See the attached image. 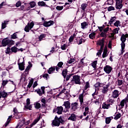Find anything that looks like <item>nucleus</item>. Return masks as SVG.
I'll return each instance as SVG.
<instances>
[{"label": "nucleus", "mask_w": 128, "mask_h": 128, "mask_svg": "<svg viewBox=\"0 0 128 128\" xmlns=\"http://www.w3.org/2000/svg\"><path fill=\"white\" fill-rule=\"evenodd\" d=\"M110 120H112V119H110V117L106 118V124H108L110 122Z\"/></svg>", "instance_id": "obj_44"}, {"label": "nucleus", "mask_w": 128, "mask_h": 128, "mask_svg": "<svg viewBox=\"0 0 128 128\" xmlns=\"http://www.w3.org/2000/svg\"><path fill=\"white\" fill-rule=\"evenodd\" d=\"M62 66H64V62H60L57 64V66L60 68H62Z\"/></svg>", "instance_id": "obj_45"}, {"label": "nucleus", "mask_w": 128, "mask_h": 128, "mask_svg": "<svg viewBox=\"0 0 128 128\" xmlns=\"http://www.w3.org/2000/svg\"><path fill=\"white\" fill-rule=\"evenodd\" d=\"M86 88H84L82 93L79 96V100L80 102V106L82 105V104H84V96L86 94Z\"/></svg>", "instance_id": "obj_7"}, {"label": "nucleus", "mask_w": 128, "mask_h": 128, "mask_svg": "<svg viewBox=\"0 0 128 128\" xmlns=\"http://www.w3.org/2000/svg\"><path fill=\"white\" fill-rule=\"evenodd\" d=\"M90 88V82H86V84H85V86L84 87V88H85V90H86Z\"/></svg>", "instance_id": "obj_38"}, {"label": "nucleus", "mask_w": 128, "mask_h": 128, "mask_svg": "<svg viewBox=\"0 0 128 128\" xmlns=\"http://www.w3.org/2000/svg\"><path fill=\"white\" fill-rule=\"evenodd\" d=\"M54 22L50 20L48 22L44 21L43 26H45V28H48V26H54Z\"/></svg>", "instance_id": "obj_11"}, {"label": "nucleus", "mask_w": 128, "mask_h": 128, "mask_svg": "<svg viewBox=\"0 0 128 128\" xmlns=\"http://www.w3.org/2000/svg\"><path fill=\"white\" fill-rule=\"evenodd\" d=\"M10 50H11L10 48V46L6 48V50L5 51L6 54H10V52H10Z\"/></svg>", "instance_id": "obj_41"}, {"label": "nucleus", "mask_w": 128, "mask_h": 128, "mask_svg": "<svg viewBox=\"0 0 128 128\" xmlns=\"http://www.w3.org/2000/svg\"><path fill=\"white\" fill-rule=\"evenodd\" d=\"M122 116V114L120 113H118V114H116V116L114 118L115 120H118V118H120Z\"/></svg>", "instance_id": "obj_47"}, {"label": "nucleus", "mask_w": 128, "mask_h": 128, "mask_svg": "<svg viewBox=\"0 0 128 128\" xmlns=\"http://www.w3.org/2000/svg\"><path fill=\"white\" fill-rule=\"evenodd\" d=\"M120 40L122 42H126V36L124 34H122L120 37Z\"/></svg>", "instance_id": "obj_28"}, {"label": "nucleus", "mask_w": 128, "mask_h": 128, "mask_svg": "<svg viewBox=\"0 0 128 128\" xmlns=\"http://www.w3.org/2000/svg\"><path fill=\"white\" fill-rule=\"evenodd\" d=\"M53 126H60V121L58 120H54L52 122Z\"/></svg>", "instance_id": "obj_24"}, {"label": "nucleus", "mask_w": 128, "mask_h": 128, "mask_svg": "<svg viewBox=\"0 0 128 128\" xmlns=\"http://www.w3.org/2000/svg\"><path fill=\"white\" fill-rule=\"evenodd\" d=\"M46 36V34H42L38 37V42H42L43 38H44Z\"/></svg>", "instance_id": "obj_27"}, {"label": "nucleus", "mask_w": 128, "mask_h": 128, "mask_svg": "<svg viewBox=\"0 0 128 128\" xmlns=\"http://www.w3.org/2000/svg\"><path fill=\"white\" fill-rule=\"evenodd\" d=\"M38 6H46V8H48V4H46L44 1L38 2Z\"/></svg>", "instance_id": "obj_19"}, {"label": "nucleus", "mask_w": 128, "mask_h": 128, "mask_svg": "<svg viewBox=\"0 0 128 128\" xmlns=\"http://www.w3.org/2000/svg\"><path fill=\"white\" fill-rule=\"evenodd\" d=\"M96 32H98V30H96V31L89 34V38H90V40H94V38H96Z\"/></svg>", "instance_id": "obj_18"}, {"label": "nucleus", "mask_w": 128, "mask_h": 128, "mask_svg": "<svg viewBox=\"0 0 128 128\" xmlns=\"http://www.w3.org/2000/svg\"><path fill=\"white\" fill-rule=\"evenodd\" d=\"M88 4L86 3L82 4L81 5V8L82 10L84 12H86V8H88Z\"/></svg>", "instance_id": "obj_23"}, {"label": "nucleus", "mask_w": 128, "mask_h": 128, "mask_svg": "<svg viewBox=\"0 0 128 128\" xmlns=\"http://www.w3.org/2000/svg\"><path fill=\"white\" fill-rule=\"evenodd\" d=\"M8 80H2V86H3V88H4V86L8 84Z\"/></svg>", "instance_id": "obj_55"}, {"label": "nucleus", "mask_w": 128, "mask_h": 128, "mask_svg": "<svg viewBox=\"0 0 128 128\" xmlns=\"http://www.w3.org/2000/svg\"><path fill=\"white\" fill-rule=\"evenodd\" d=\"M104 72H106V74H110L112 72V68L108 65H106V66L104 67Z\"/></svg>", "instance_id": "obj_12"}, {"label": "nucleus", "mask_w": 128, "mask_h": 128, "mask_svg": "<svg viewBox=\"0 0 128 128\" xmlns=\"http://www.w3.org/2000/svg\"><path fill=\"white\" fill-rule=\"evenodd\" d=\"M56 70V66H51L50 68H49L48 72L49 74H52Z\"/></svg>", "instance_id": "obj_20"}, {"label": "nucleus", "mask_w": 128, "mask_h": 128, "mask_svg": "<svg viewBox=\"0 0 128 128\" xmlns=\"http://www.w3.org/2000/svg\"><path fill=\"white\" fill-rule=\"evenodd\" d=\"M86 42V40L82 39V38H79V41H78V42H77V44H82V42Z\"/></svg>", "instance_id": "obj_39"}, {"label": "nucleus", "mask_w": 128, "mask_h": 128, "mask_svg": "<svg viewBox=\"0 0 128 128\" xmlns=\"http://www.w3.org/2000/svg\"><path fill=\"white\" fill-rule=\"evenodd\" d=\"M76 36V33L74 34L73 35H72L69 38V40H68L69 42H72Z\"/></svg>", "instance_id": "obj_25"}, {"label": "nucleus", "mask_w": 128, "mask_h": 128, "mask_svg": "<svg viewBox=\"0 0 128 128\" xmlns=\"http://www.w3.org/2000/svg\"><path fill=\"white\" fill-rule=\"evenodd\" d=\"M120 92L118 90H114V91L112 92V96L114 98H118V96H120Z\"/></svg>", "instance_id": "obj_13"}, {"label": "nucleus", "mask_w": 128, "mask_h": 128, "mask_svg": "<svg viewBox=\"0 0 128 128\" xmlns=\"http://www.w3.org/2000/svg\"><path fill=\"white\" fill-rule=\"evenodd\" d=\"M120 24V20H116V22L114 23V26L118 27V26Z\"/></svg>", "instance_id": "obj_52"}, {"label": "nucleus", "mask_w": 128, "mask_h": 128, "mask_svg": "<svg viewBox=\"0 0 128 128\" xmlns=\"http://www.w3.org/2000/svg\"><path fill=\"white\" fill-rule=\"evenodd\" d=\"M78 102H73L71 104V112H76L78 108Z\"/></svg>", "instance_id": "obj_8"}, {"label": "nucleus", "mask_w": 128, "mask_h": 128, "mask_svg": "<svg viewBox=\"0 0 128 128\" xmlns=\"http://www.w3.org/2000/svg\"><path fill=\"white\" fill-rule=\"evenodd\" d=\"M106 26L108 27L103 30V32H108V30H110V27H108L110 26V25L107 24Z\"/></svg>", "instance_id": "obj_56"}, {"label": "nucleus", "mask_w": 128, "mask_h": 128, "mask_svg": "<svg viewBox=\"0 0 128 128\" xmlns=\"http://www.w3.org/2000/svg\"><path fill=\"white\" fill-rule=\"evenodd\" d=\"M62 76H67L68 75V69H64L62 73Z\"/></svg>", "instance_id": "obj_42"}, {"label": "nucleus", "mask_w": 128, "mask_h": 128, "mask_svg": "<svg viewBox=\"0 0 128 128\" xmlns=\"http://www.w3.org/2000/svg\"><path fill=\"white\" fill-rule=\"evenodd\" d=\"M63 110V106H58L56 108L54 109L53 112H57L56 114H62Z\"/></svg>", "instance_id": "obj_9"}, {"label": "nucleus", "mask_w": 128, "mask_h": 128, "mask_svg": "<svg viewBox=\"0 0 128 128\" xmlns=\"http://www.w3.org/2000/svg\"><path fill=\"white\" fill-rule=\"evenodd\" d=\"M30 66H28L24 72V76H23L22 74L21 76V78L20 79V82H26V76L28 74V72H30Z\"/></svg>", "instance_id": "obj_2"}, {"label": "nucleus", "mask_w": 128, "mask_h": 128, "mask_svg": "<svg viewBox=\"0 0 128 128\" xmlns=\"http://www.w3.org/2000/svg\"><path fill=\"white\" fill-rule=\"evenodd\" d=\"M68 48V45L66 44H64L63 45H61L60 48L62 50H66Z\"/></svg>", "instance_id": "obj_40"}, {"label": "nucleus", "mask_w": 128, "mask_h": 128, "mask_svg": "<svg viewBox=\"0 0 128 128\" xmlns=\"http://www.w3.org/2000/svg\"><path fill=\"white\" fill-rule=\"evenodd\" d=\"M68 120H72V122H76V116L74 114H71L70 116L68 118Z\"/></svg>", "instance_id": "obj_15"}, {"label": "nucleus", "mask_w": 128, "mask_h": 128, "mask_svg": "<svg viewBox=\"0 0 128 128\" xmlns=\"http://www.w3.org/2000/svg\"><path fill=\"white\" fill-rule=\"evenodd\" d=\"M40 120V116H39L36 119H35L32 122L34 124H36V123Z\"/></svg>", "instance_id": "obj_50"}, {"label": "nucleus", "mask_w": 128, "mask_h": 128, "mask_svg": "<svg viewBox=\"0 0 128 128\" xmlns=\"http://www.w3.org/2000/svg\"><path fill=\"white\" fill-rule=\"evenodd\" d=\"M22 6V2L20 1H18L16 3V8H19V6Z\"/></svg>", "instance_id": "obj_59"}, {"label": "nucleus", "mask_w": 128, "mask_h": 128, "mask_svg": "<svg viewBox=\"0 0 128 128\" xmlns=\"http://www.w3.org/2000/svg\"><path fill=\"white\" fill-rule=\"evenodd\" d=\"M97 46H104V42L99 40L96 43Z\"/></svg>", "instance_id": "obj_37"}, {"label": "nucleus", "mask_w": 128, "mask_h": 128, "mask_svg": "<svg viewBox=\"0 0 128 128\" xmlns=\"http://www.w3.org/2000/svg\"><path fill=\"white\" fill-rule=\"evenodd\" d=\"M71 82H74L76 84H81L80 76L78 75H74L72 76V79Z\"/></svg>", "instance_id": "obj_3"}, {"label": "nucleus", "mask_w": 128, "mask_h": 128, "mask_svg": "<svg viewBox=\"0 0 128 128\" xmlns=\"http://www.w3.org/2000/svg\"><path fill=\"white\" fill-rule=\"evenodd\" d=\"M108 52H103V54L102 55V58H106V56H108Z\"/></svg>", "instance_id": "obj_58"}, {"label": "nucleus", "mask_w": 128, "mask_h": 128, "mask_svg": "<svg viewBox=\"0 0 128 128\" xmlns=\"http://www.w3.org/2000/svg\"><path fill=\"white\" fill-rule=\"evenodd\" d=\"M102 94H108V86H104L103 89L102 90Z\"/></svg>", "instance_id": "obj_32"}, {"label": "nucleus", "mask_w": 128, "mask_h": 128, "mask_svg": "<svg viewBox=\"0 0 128 128\" xmlns=\"http://www.w3.org/2000/svg\"><path fill=\"white\" fill-rule=\"evenodd\" d=\"M74 60H74V58H70V60L68 62V64H70L72 62H74Z\"/></svg>", "instance_id": "obj_63"}, {"label": "nucleus", "mask_w": 128, "mask_h": 128, "mask_svg": "<svg viewBox=\"0 0 128 128\" xmlns=\"http://www.w3.org/2000/svg\"><path fill=\"white\" fill-rule=\"evenodd\" d=\"M34 106H35V108H36V110H39V108H42V106L38 102H36V104H34Z\"/></svg>", "instance_id": "obj_35"}, {"label": "nucleus", "mask_w": 128, "mask_h": 128, "mask_svg": "<svg viewBox=\"0 0 128 128\" xmlns=\"http://www.w3.org/2000/svg\"><path fill=\"white\" fill-rule=\"evenodd\" d=\"M88 26V22H84L82 23L81 24V26L82 28H85L86 26Z\"/></svg>", "instance_id": "obj_34"}, {"label": "nucleus", "mask_w": 128, "mask_h": 128, "mask_svg": "<svg viewBox=\"0 0 128 128\" xmlns=\"http://www.w3.org/2000/svg\"><path fill=\"white\" fill-rule=\"evenodd\" d=\"M14 41L12 40H9L8 38H6L2 40V46H9L10 48L12 46H14Z\"/></svg>", "instance_id": "obj_1"}, {"label": "nucleus", "mask_w": 128, "mask_h": 128, "mask_svg": "<svg viewBox=\"0 0 128 128\" xmlns=\"http://www.w3.org/2000/svg\"><path fill=\"white\" fill-rule=\"evenodd\" d=\"M116 20V16L111 17L110 20H109L108 24H114Z\"/></svg>", "instance_id": "obj_26"}, {"label": "nucleus", "mask_w": 128, "mask_h": 128, "mask_svg": "<svg viewBox=\"0 0 128 128\" xmlns=\"http://www.w3.org/2000/svg\"><path fill=\"white\" fill-rule=\"evenodd\" d=\"M126 102H128V101H126V98L122 100L120 102V106H122V108H124V104H126Z\"/></svg>", "instance_id": "obj_29"}, {"label": "nucleus", "mask_w": 128, "mask_h": 128, "mask_svg": "<svg viewBox=\"0 0 128 128\" xmlns=\"http://www.w3.org/2000/svg\"><path fill=\"white\" fill-rule=\"evenodd\" d=\"M8 21H4V22L2 23V30H4V28H6V24H8Z\"/></svg>", "instance_id": "obj_33"}, {"label": "nucleus", "mask_w": 128, "mask_h": 128, "mask_svg": "<svg viewBox=\"0 0 128 128\" xmlns=\"http://www.w3.org/2000/svg\"><path fill=\"white\" fill-rule=\"evenodd\" d=\"M18 48L16 46H14L11 48V52H14V54H16L18 52Z\"/></svg>", "instance_id": "obj_30"}, {"label": "nucleus", "mask_w": 128, "mask_h": 128, "mask_svg": "<svg viewBox=\"0 0 128 128\" xmlns=\"http://www.w3.org/2000/svg\"><path fill=\"white\" fill-rule=\"evenodd\" d=\"M1 95L3 98H8V92H6L5 90H3L2 91V90H1Z\"/></svg>", "instance_id": "obj_17"}, {"label": "nucleus", "mask_w": 128, "mask_h": 128, "mask_svg": "<svg viewBox=\"0 0 128 128\" xmlns=\"http://www.w3.org/2000/svg\"><path fill=\"white\" fill-rule=\"evenodd\" d=\"M48 74H44L42 75V77L44 78H46V80H48Z\"/></svg>", "instance_id": "obj_60"}, {"label": "nucleus", "mask_w": 128, "mask_h": 128, "mask_svg": "<svg viewBox=\"0 0 128 128\" xmlns=\"http://www.w3.org/2000/svg\"><path fill=\"white\" fill-rule=\"evenodd\" d=\"M17 34L16 33L13 34L11 36V38L12 40H16V38H18Z\"/></svg>", "instance_id": "obj_51"}, {"label": "nucleus", "mask_w": 128, "mask_h": 128, "mask_svg": "<svg viewBox=\"0 0 128 128\" xmlns=\"http://www.w3.org/2000/svg\"><path fill=\"white\" fill-rule=\"evenodd\" d=\"M116 4H122V2L121 0H116Z\"/></svg>", "instance_id": "obj_62"}, {"label": "nucleus", "mask_w": 128, "mask_h": 128, "mask_svg": "<svg viewBox=\"0 0 128 128\" xmlns=\"http://www.w3.org/2000/svg\"><path fill=\"white\" fill-rule=\"evenodd\" d=\"M34 23L33 21L30 23L28 22L27 25L25 26L24 30L26 32H29L30 30L34 28Z\"/></svg>", "instance_id": "obj_4"}, {"label": "nucleus", "mask_w": 128, "mask_h": 128, "mask_svg": "<svg viewBox=\"0 0 128 128\" xmlns=\"http://www.w3.org/2000/svg\"><path fill=\"white\" fill-rule=\"evenodd\" d=\"M112 40L109 41V42L108 44V48H112Z\"/></svg>", "instance_id": "obj_64"}, {"label": "nucleus", "mask_w": 128, "mask_h": 128, "mask_svg": "<svg viewBox=\"0 0 128 128\" xmlns=\"http://www.w3.org/2000/svg\"><path fill=\"white\" fill-rule=\"evenodd\" d=\"M21 122H22L23 124H22L21 122H19L16 126V128H22V126H24V124H26V126H28L30 124V120H28L27 122H26V120L24 118L22 120H21Z\"/></svg>", "instance_id": "obj_6"}, {"label": "nucleus", "mask_w": 128, "mask_h": 128, "mask_svg": "<svg viewBox=\"0 0 128 128\" xmlns=\"http://www.w3.org/2000/svg\"><path fill=\"white\" fill-rule=\"evenodd\" d=\"M18 66L20 70H24V62H18Z\"/></svg>", "instance_id": "obj_16"}, {"label": "nucleus", "mask_w": 128, "mask_h": 128, "mask_svg": "<svg viewBox=\"0 0 128 128\" xmlns=\"http://www.w3.org/2000/svg\"><path fill=\"white\" fill-rule=\"evenodd\" d=\"M24 108H26V110H32V104H30V105H26L24 106Z\"/></svg>", "instance_id": "obj_36"}, {"label": "nucleus", "mask_w": 128, "mask_h": 128, "mask_svg": "<svg viewBox=\"0 0 128 128\" xmlns=\"http://www.w3.org/2000/svg\"><path fill=\"white\" fill-rule=\"evenodd\" d=\"M116 10H120L122 8V4H116Z\"/></svg>", "instance_id": "obj_48"}, {"label": "nucleus", "mask_w": 128, "mask_h": 128, "mask_svg": "<svg viewBox=\"0 0 128 128\" xmlns=\"http://www.w3.org/2000/svg\"><path fill=\"white\" fill-rule=\"evenodd\" d=\"M110 106V104H106V102H104L102 104V108L104 110H108Z\"/></svg>", "instance_id": "obj_21"}, {"label": "nucleus", "mask_w": 128, "mask_h": 128, "mask_svg": "<svg viewBox=\"0 0 128 128\" xmlns=\"http://www.w3.org/2000/svg\"><path fill=\"white\" fill-rule=\"evenodd\" d=\"M22 116H24V114H22V112H19L18 114H15L13 118H16L17 120H20V118H22Z\"/></svg>", "instance_id": "obj_14"}, {"label": "nucleus", "mask_w": 128, "mask_h": 128, "mask_svg": "<svg viewBox=\"0 0 128 128\" xmlns=\"http://www.w3.org/2000/svg\"><path fill=\"white\" fill-rule=\"evenodd\" d=\"M63 106H65V108L66 109V110H65L64 112H68V110L70 108V107H71L70 102V101H66L64 102Z\"/></svg>", "instance_id": "obj_10"}, {"label": "nucleus", "mask_w": 128, "mask_h": 128, "mask_svg": "<svg viewBox=\"0 0 128 128\" xmlns=\"http://www.w3.org/2000/svg\"><path fill=\"white\" fill-rule=\"evenodd\" d=\"M121 48H122L121 54H123L124 52V48H126V43H124V42H122Z\"/></svg>", "instance_id": "obj_22"}, {"label": "nucleus", "mask_w": 128, "mask_h": 128, "mask_svg": "<svg viewBox=\"0 0 128 128\" xmlns=\"http://www.w3.org/2000/svg\"><path fill=\"white\" fill-rule=\"evenodd\" d=\"M32 84H34V80H30L27 86L28 88H32Z\"/></svg>", "instance_id": "obj_49"}, {"label": "nucleus", "mask_w": 128, "mask_h": 128, "mask_svg": "<svg viewBox=\"0 0 128 128\" xmlns=\"http://www.w3.org/2000/svg\"><path fill=\"white\" fill-rule=\"evenodd\" d=\"M96 64H98V61L96 60H95L92 62V66L94 68H96Z\"/></svg>", "instance_id": "obj_46"}, {"label": "nucleus", "mask_w": 128, "mask_h": 128, "mask_svg": "<svg viewBox=\"0 0 128 128\" xmlns=\"http://www.w3.org/2000/svg\"><path fill=\"white\" fill-rule=\"evenodd\" d=\"M56 10H64V6H57Z\"/></svg>", "instance_id": "obj_57"}, {"label": "nucleus", "mask_w": 128, "mask_h": 128, "mask_svg": "<svg viewBox=\"0 0 128 128\" xmlns=\"http://www.w3.org/2000/svg\"><path fill=\"white\" fill-rule=\"evenodd\" d=\"M118 30H120V28H115L113 30L112 32L115 34H118Z\"/></svg>", "instance_id": "obj_43"}, {"label": "nucleus", "mask_w": 128, "mask_h": 128, "mask_svg": "<svg viewBox=\"0 0 128 128\" xmlns=\"http://www.w3.org/2000/svg\"><path fill=\"white\" fill-rule=\"evenodd\" d=\"M46 90V87L44 86H42L41 87V90L40 88H38L37 90H35L34 91V92H37V94H38V96H42V94H46V92H44V90Z\"/></svg>", "instance_id": "obj_5"}, {"label": "nucleus", "mask_w": 128, "mask_h": 128, "mask_svg": "<svg viewBox=\"0 0 128 128\" xmlns=\"http://www.w3.org/2000/svg\"><path fill=\"white\" fill-rule=\"evenodd\" d=\"M108 12H112V10H114V7L110 6L108 8Z\"/></svg>", "instance_id": "obj_54"}, {"label": "nucleus", "mask_w": 128, "mask_h": 128, "mask_svg": "<svg viewBox=\"0 0 128 128\" xmlns=\"http://www.w3.org/2000/svg\"><path fill=\"white\" fill-rule=\"evenodd\" d=\"M29 4L30 5L31 8H34V6H36V2L34 1L30 2L29 3Z\"/></svg>", "instance_id": "obj_31"}, {"label": "nucleus", "mask_w": 128, "mask_h": 128, "mask_svg": "<svg viewBox=\"0 0 128 128\" xmlns=\"http://www.w3.org/2000/svg\"><path fill=\"white\" fill-rule=\"evenodd\" d=\"M66 88H64L62 90H61V92L59 93V94H58V96H60V94H64L66 92Z\"/></svg>", "instance_id": "obj_61"}, {"label": "nucleus", "mask_w": 128, "mask_h": 128, "mask_svg": "<svg viewBox=\"0 0 128 128\" xmlns=\"http://www.w3.org/2000/svg\"><path fill=\"white\" fill-rule=\"evenodd\" d=\"M13 112H14V114L15 115L16 114H18L20 112H18L16 108H14L13 109Z\"/></svg>", "instance_id": "obj_53"}]
</instances>
